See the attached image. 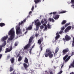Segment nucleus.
<instances>
[{"label": "nucleus", "mask_w": 74, "mask_h": 74, "mask_svg": "<svg viewBox=\"0 0 74 74\" xmlns=\"http://www.w3.org/2000/svg\"><path fill=\"white\" fill-rule=\"evenodd\" d=\"M26 21V19H25L23 21H21V22H19L18 23V25H17L16 27V34L17 35H20V36H22V31L21 29V27L20 25L22 24H23L24 22H25Z\"/></svg>", "instance_id": "obj_1"}, {"label": "nucleus", "mask_w": 74, "mask_h": 74, "mask_svg": "<svg viewBox=\"0 0 74 74\" xmlns=\"http://www.w3.org/2000/svg\"><path fill=\"white\" fill-rule=\"evenodd\" d=\"M45 55L46 58L49 56L50 59H52L53 56V55L52 53V52L51 51L50 49H46V52L45 53Z\"/></svg>", "instance_id": "obj_2"}, {"label": "nucleus", "mask_w": 74, "mask_h": 74, "mask_svg": "<svg viewBox=\"0 0 74 74\" xmlns=\"http://www.w3.org/2000/svg\"><path fill=\"white\" fill-rule=\"evenodd\" d=\"M13 27L10 31V40H12L15 36V30Z\"/></svg>", "instance_id": "obj_3"}, {"label": "nucleus", "mask_w": 74, "mask_h": 74, "mask_svg": "<svg viewBox=\"0 0 74 74\" xmlns=\"http://www.w3.org/2000/svg\"><path fill=\"white\" fill-rule=\"evenodd\" d=\"M41 23L45 26L44 31H47V26H46V24L47 23V19H42L41 21Z\"/></svg>", "instance_id": "obj_4"}, {"label": "nucleus", "mask_w": 74, "mask_h": 74, "mask_svg": "<svg viewBox=\"0 0 74 74\" xmlns=\"http://www.w3.org/2000/svg\"><path fill=\"white\" fill-rule=\"evenodd\" d=\"M38 19H37L35 21V25L36 26V28L35 29V30L36 31H37L39 27H40V26L41 25V23L39 22H38Z\"/></svg>", "instance_id": "obj_5"}, {"label": "nucleus", "mask_w": 74, "mask_h": 74, "mask_svg": "<svg viewBox=\"0 0 74 74\" xmlns=\"http://www.w3.org/2000/svg\"><path fill=\"white\" fill-rule=\"evenodd\" d=\"M33 36H31L30 37L29 41V44H28L24 47V49H26L29 48L30 47V44L31 42H32V41H33Z\"/></svg>", "instance_id": "obj_6"}, {"label": "nucleus", "mask_w": 74, "mask_h": 74, "mask_svg": "<svg viewBox=\"0 0 74 74\" xmlns=\"http://www.w3.org/2000/svg\"><path fill=\"white\" fill-rule=\"evenodd\" d=\"M56 35H57L56 36L55 38L54 39H53V40H52V42H53V43H55V42H56V40H58V38H59L60 37V35H58L59 33L57 32L56 33Z\"/></svg>", "instance_id": "obj_7"}, {"label": "nucleus", "mask_w": 74, "mask_h": 74, "mask_svg": "<svg viewBox=\"0 0 74 74\" xmlns=\"http://www.w3.org/2000/svg\"><path fill=\"white\" fill-rule=\"evenodd\" d=\"M68 56H69V55H66L63 57V60H65L66 62H68V61L70 59V58H71V56H69L68 57Z\"/></svg>", "instance_id": "obj_8"}, {"label": "nucleus", "mask_w": 74, "mask_h": 74, "mask_svg": "<svg viewBox=\"0 0 74 74\" xmlns=\"http://www.w3.org/2000/svg\"><path fill=\"white\" fill-rule=\"evenodd\" d=\"M63 40L64 41H68L69 40H71V37L67 35H66V36L65 37V38H63Z\"/></svg>", "instance_id": "obj_9"}, {"label": "nucleus", "mask_w": 74, "mask_h": 74, "mask_svg": "<svg viewBox=\"0 0 74 74\" xmlns=\"http://www.w3.org/2000/svg\"><path fill=\"white\" fill-rule=\"evenodd\" d=\"M8 38V35L4 36L1 39V41H2V42H3V41H4V42Z\"/></svg>", "instance_id": "obj_10"}, {"label": "nucleus", "mask_w": 74, "mask_h": 74, "mask_svg": "<svg viewBox=\"0 0 74 74\" xmlns=\"http://www.w3.org/2000/svg\"><path fill=\"white\" fill-rule=\"evenodd\" d=\"M32 25L29 26V27L27 28L26 30V32L24 33V34H26L27 33V32H28V30H32Z\"/></svg>", "instance_id": "obj_11"}, {"label": "nucleus", "mask_w": 74, "mask_h": 74, "mask_svg": "<svg viewBox=\"0 0 74 74\" xmlns=\"http://www.w3.org/2000/svg\"><path fill=\"white\" fill-rule=\"evenodd\" d=\"M69 51V49L68 48H66L64 49L62 51L63 55H65L66 53V52H68Z\"/></svg>", "instance_id": "obj_12"}, {"label": "nucleus", "mask_w": 74, "mask_h": 74, "mask_svg": "<svg viewBox=\"0 0 74 74\" xmlns=\"http://www.w3.org/2000/svg\"><path fill=\"white\" fill-rule=\"evenodd\" d=\"M6 45V42L5 41L4 42L3 44H2V45L0 46V52H1L2 51V48L4 47L5 45Z\"/></svg>", "instance_id": "obj_13"}, {"label": "nucleus", "mask_w": 74, "mask_h": 74, "mask_svg": "<svg viewBox=\"0 0 74 74\" xmlns=\"http://www.w3.org/2000/svg\"><path fill=\"white\" fill-rule=\"evenodd\" d=\"M71 29V26H68L65 29V32L66 33H67V32H68L69 30H70Z\"/></svg>", "instance_id": "obj_14"}, {"label": "nucleus", "mask_w": 74, "mask_h": 74, "mask_svg": "<svg viewBox=\"0 0 74 74\" xmlns=\"http://www.w3.org/2000/svg\"><path fill=\"white\" fill-rule=\"evenodd\" d=\"M60 16V15H57L55 16H53V18L55 20H57V19H59Z\"/></svg>", "instance_id": "obj_15"}, {"label": "nucleus", "mask_w": 74, "mask_h": 74, "mask_svg": "<svg viewBox=\"0 0 74 74\" xmlns=\"http://www.w3.org/2000/svg\"><path fill=\"white\" fill-rule=\"evenodd\" d=\"M42 41H43V38H41L38 40V43L39 44H41V42H42Z\"/></svg>", "instance_id": "obj_16"}, {"label": "nucleus", "mask_w": 74, "mask_h": 74, "mask_svg": "<svg viewBox=\"0 0 74 74\" xmlns=\"http://www.w3.org/2000/svg\"><path fill=\"white\" fill-rule=\"evenodd\" d=\"M74 59H73V62H72L71 65L69 66V68H74Z\"/></svg>", "instance_id": "obj_17"}, {"label": "nucleus", "mask_w": 74, "mask_h": 74, "mask_svg": "<svg viewBox=\"0 0 74 74\" xmlns=\"http://www.w3.org/2000/svg\"><path fill=\"white\" fill-rule=\"evenodd\" d=\"M61 29L62 30L60 31L59 32V34H62V33L63 32V30H64V29H65V27H61Z\"/></svg>", "instance_id": "obj_18"}, {"label": "nucleus", "mask_w": 74, "mask_h": 74, "mask_svg": "<svg viewBox=\"0 0 74 74\" xmlns=\"http://www.w3.org/2000/svg\"><path fill=\"white\" fill-rule=\"evenodd\" d=\"M71 3L72 5H71V7L74 8V0H71Z\"/></svg>", "instance_id": "obj_19"}, {"label": "nucleus", "mask_w": 74, "mask_h": 74, "mask_svg": "<svg viewBox=\"0 0 74 74\" xmlns=\"http://www.w3.org/2000/svg\"><path fill=\"white\" fill-rule=\"evenodd\" d=\"M29 72L30 73H31L32 74H35V72H34L33 70H32L31 69H29Z\"/></svg>", "instance_id": "obj_20"}, {"label": "nucleus", "mask_w": 74, "mask_h": 74, "mask_svg": "<svg viewBox=\"0 0 74 74\" xmlns=\"http://www.w3.org/2000/svg\"><path fill=\"white\" fill-rule=\"evenodd\" d=\"M47 27L48 29H51L52 28V25H50L49 23H48L47 24Z\"/></svg>", "instance_id": "obj_21"}, {"label": "nucleus", "mask_w": 74, "mask_h": 74, "mask_svg": "<svg viewBox=\"0 0 74 74\" xmlns=\"http://www.w3.org/2000/svg\"><path fill=\"white\" fill-rule=\"evenodd\" d=\"M10 60L11 63H12V64H13L14 62V58H11Z\"/></svg>", "instance_id": "obj_22"}, {"label": "nucleus", "mask_w": 74, "mask_h": 74, "mask_svg": "<svg viewBox=\"0 0 74 74\" xmlns=\"http://www.w3.org/2000/svg\"><path fill=\"white\" fill-rule=\"evenodd\" d=\"M5 26V23H0V26L1 27H3V26Z\"/></svg>", "instance_id": "obj_23"}, {"label": "nucleus", "mask_w": 74, "mask_h": 74, "mask_svg": "<svg viewBox=\"0 0 74 74\" xmlns=\"http://www.w3.org/2000/svg\"><path fill=\"white\" fill-rule=\"evenodd\" d=\"M28 59L26 58H25V60H24V62L25 63H28Z\"/></svg>", "instance_id": "obj_24"}, {"label": "nucleus", "mask_w": 74, "mask_h": 74, "mask_svg": "<svg viewBox=\"0 0 74 74\" xmlns=\"http://www.w3.org/2000/svg\"><path fill=\"white\" fill-rule=\"evenodd\" d=\"M23 65L25 68V69L26 70V69H27V67H28L27 65V64H26L25 63H24Z\"/></svg>", "instance_id": "obj_25"}, {"label": "nucleus", "mask_w": 74, "mask_h": 74, "mask_svg": "<svg viewBox=\"0 0 74 74\" xmlns=\"http://www.w3.org/2000/svg\"><path fill=\"white\" fill-rule=\"evenodd\" d=\"M59 50V47H57L55 50V53H57L58 52Z\"/></svg>", "instance_id": "obj_26"}, {"label": "nucleus", "mask_w": 74, "mask_h": 74, "mask_svg": "<svg viewBox=\"0 0 74 74\" xmlns=\"http://www.w3.org/2000/svg\"><path fill=\"white\" fill-rule=\"evenodd\" d=\"M49 20L51 22V21H52V22H55V20L53 18H49Z\"/></svg>", "instance_id": "obj_27"}, {"label": "nucleus", "mask_w": 74, "mask_h": 74, "mask_svg": "<svg viewBox=\"0 0 74 74\" xmlns=\"http://www.w3.org/2000/svg\"><path fill=\"white\" fill-rule=\"evenodd\" d=\"M22 60V57L21 56H19L18 59V61L20 62Z\"/></svg>", "instance_id": "obj_28"}, {"label": "nucleus", "mask_w": 74, "mask_h": 74, "mask_svg": "<svg viewBox=\"0 0 74 74\" xmlns=\"http://www.w3.org/2000/svg\"><path fill=\"white\" fill-rule=\"evenodd\" d=\"M10 52V49H9L8 48H6V51L5 52V53H7V52Z\"/></svg>", "instance_id": "obj_29"}, {"label": "nucleus", "mask_w": 74, "mask_h": 74, "mask_svg": "<svg viewBox=\"0 0 74 74\" xmlns=\"http://www.w3.org/2000/svg\"><path fill=\"white\" fill-rule=\"evenodd\" d=\"M66 20H63L62 21V25H64V24H65L66 23Z\"/></svg>", "instance_id": "obj_30"}, {"label": "nucleus", "mask_w": 74, "mask_h": 74, "mask_svg": "<svg viewBox=\"0 0 74 74\" xmlns=\"http://www.w3.org/2000/svg\"><path fill=\"white\" fill-rule=\"evenodd\" d=\"M13 70L14 68H13V67H11V66L10 68V71H13Z\"/></svg>", "instance_id": "obj_31"}, {"label": "nucleus", "mask_w": 74, "mask_h": 74, "mask_svg": "<svg viewBox=\"0 0 74 74\" xmlns=\"http://www.w3.org/2000/svg\"><path fill=\"white\" fill-rule=\"evenodd\" d=\"M70 23H67L65 25V27H67V26H69V25H70Z\"/></svg>", "instance_id": "obj_32"}, {"label": "nucleus", "mask_w": 74, "mask_h": 74, "mask_svg": "<svg viewBox=\"0 0 74 74\" xmlns=\"http://www.w3.org/2000/svg\"><path fill=\"white\" fill-rule=\"evenodd\" d=\"M67 12L66 11H63L62 12H61L60 13V14H63L64 13H66Z\"/></svg>", "instance_id": "obj_33"}, {"label": "nucleus", "mask_w": 74, "mask_h": 74, "mask_svg": "<svg viewBox=\"0 0 74 74\" xmlns=\"http://www.w3.org/2000/svg\"><path fill=\"white\" fill-rule=\"evenodd\" d=\"M34 10V5H33L32 8L31 10L32 11H33V10Z\"/></svg>", "instance_id": "obj_34"}, {"label": "nucleus", "mask_w": 74, "mask_h": 74, "mask_svg": "<svg viewBox=\"0 0 74 74\" xmlns=\"http://www.w3.org/2000/svg\"><path fill=\"white\" fill-rule=\"evenodd\" d=\"M44 27L43 25H41L40 27V29H44Z\"/></svg>", "instance_id": "obj_35"}, {"label": "nucleus", "mask_w": 74, "mask_h": 74, "mask_svg": "<svg viewBox=\"0 0 74 74\" xmlns=\"http://www.w3.org/2000/svg\"><path fill=\"white\" fill-rule=\"evenodd\" d=\"M12 46H10V52L11 51H12Z\"/></svg>", "instance_id": "obj_36"}, {"label": "nucleus", "mask_w": 74, "mask_h": 74, "mask_svg": "<svg viewBox=\"0 0 74 74\" xmlns=\"http://www.w3.org/2000/svg\"><path fill=\"white\" fill-rule=\"evenodd\" d=\"M57 13V12H53V16H55V15Z\"/></svg>", "instance_id": "obj_37"}, {"label": "nucleus", "mask_w": 74, "mask_h": 74, "mask_svg": "<svg viewBox=\"0 0 74 74\" xmlns=\"http://www.w3.org/2000/svg\"><path fill=\"white\" fill-rule=\"evenodd\" d=\"M40 49L41 51L42 50V45H40Z\"/></svg>", "instance_id": "obj_38"}, {"label": "nucleus", "mask_w": 74, "mask_h": 74, "mask_svg": "<svg viewBox=\"0 0 74 74\" xmlns=\"http://www.w3.org/2000/svg\"><path fill=\"white\" fill-rule=\"evenodd\" d=\"M21 69L22 70H25V69L24 68V67H22Z\"/></svg>", "instance_id": "obj_39"}, {"label": "nucleus", "mask_w": 74, "mask_h": 74, "mask_svg": "<svg viewBox=\"0 0 74 74\" xmlns=\"http://www.w3.org/2000/svg\"><path fill=\"white\" fill-rule=\"evenodd\" d=\"M62 72H63V71H60L59 73V74H62Z\"/></svg>", "instance_id": "obj_40"}, {"label": "nucleus", "mask_w": 74, "mask_h": 74, "mask_svg": "<svg viewBox=\"0 0 74 74\" xmlns=\"http://www.w3.org/2000/svg\"><path fill=\"white\" fill-rule=\"evenodd\" d=\"M45 74H48V72H47V71H45Z\"/></svg>", "instance_id": "obj_41"}, {"label": "nucleus", "mask_w": 74, "mask_h": 74, "mask_svg": "<svg viewBox=\"0 0 74 74\" xmlns=\"http://www.w3.org/2000/svg\"><path fill=\"white\" fill-rule=\"evenodd\" d=\"M38 34H36L35 35L36 37H38Z\"/></svg>", "instance_id": "obj_42"}, {"label": "nucleus", "mask_w": 74, "mask_h": 74, "mask_svg": "<svg viewBox=\"0 0 74 74\" xmlns=\"http://www.w3.org/2000/svg\"><path fill=\"white\" fill-rule=\"evenodd\" d=\"M30 15H29V14H28V16H27V18H30Z\"/></svg>", "instance_id": "obj_43"}, {"label": "nucleus", "mask_w": 74, "mask_h": 74, "mask_svg": "<svg viewBox=\"0 0 74 74\" xmlns=\"http://www.w3.org/2000/svg\"><path fill=\"white\" fill-rule=\"evenodd\" d=\"M32 13V11H30L29 13V15H31V14Z\"/></svg>", "instance_id": "obj_44"}, {"label": "nucleus", "mask_w": 74, "mask_h": 74, "mask_svg": "<svg viewBox=\"0 0 74 74\" xmlns=\"http://www.w3.org/2000/svg\"><path fill=\"white\" fill-rule=\"evenodd\" d=\"M7 59H10V56H8L7 57Z\"/></svg>", "instance_id": "obj_45"}, {"label": "nucleus", "mask_w": 74, "mask_h": 74, "mask_svg": "<svg viewBox=\"0 0 74 74\" xmlns=\"http://www.w3.org/2000/svg\"><path fill=\"white\" fill-rule=\"evenodd\" d=\"M15 46H17V43L16 42L14 44Z\"/></svg>", "instance_id": "obj_46"}, {"label": "nucleus", "mask_w": 74, "mask_h": 74, "mask_svg": "<svg viewBox=\"0 0 74 74\" xmlns=\"http://www.w3.org/2000/svg\"><path fill=\"white\" fill-rule=\"evenodd\" d=\"M1 57H2V55L0 54V59H1Z\"/></svg>", "instance_id": "obj_47"}, {"label": "nucleus", "mask_w": 74, "mask_h": 74, "mask_svg": "<svg viewBox=\"0 0 74 74\" xmlns=\"http://www.w3.org/2000/svg\"><path fill=\"white\" fill-rule=\"evenodd\" d=\"M64 66V65L63 64L62 65V66L61 67V69H62V67H63Z\"/></svg>", "instance_id": "obj_48"}, {"label": "nucleus", "mask_w": 74, "mask_h": 74, "mask_svg": "<svg viewBox=\"0 0 74 74\" xmlns=\"http://www.w3.org/2000/svg\"><path fill=\"white\" fill-rule=\"evenodd\" d=\"M72 29H74V25H73Z\"/></svg>", "instance_id": "obj_49"}, {"label": "nucleus", "mask_w": 74, "mask_h": 74, "mask_svg": "<svg viewBox=\"0 0 74 74\" xmlns=\"http://www.w3.org/2000/svg\"><path fill=\"white\" fill-rule=\"evenodd\" d=\"M70 74H74V72H72L71 73H70Z\"/></svg>", "instance_id": "obj_50"}, {"label": "nucleus", "mask_w": 74, "mask_h": 74, "mask_svg": "<svg viewBox=\"0 0 74 74\" xmlns=\"http://www.w3.org/2000/svg\"><path fill=\"white\" fill-rule=\"evenodd\" d=\"M74 55V52H72V56Z\"/></svg>", "instance_id": "obj_51"}, {"label": "nucleus", "mask_w": 74, "mask_h": 74, "mask_svg": "<svg viewBox=\"0 0 74 74\" xmlns=\"http://www.w3.org/2000/svg\"><path fill=\"white\" fill-rule=\"evenodd\" d=\"M9 40H10V38H8V40L7 41V42L8 43L9 42V41H8Z\"/></svg>", "instance_id": "obj_52"}, {"label": "nucleus", "mask_w": 74, "mask_h": 74, "mask_svg": "<svg viewBox=\"0 0 74 74\" xmlns=\"http://www.w3.org/2000/svg\"><path fill=\"white\" fill-rule=\"evenodd\" d=\"M34 45H33V46L32 47V48H31L32 49V48H34Z\"/></svg>", "instance_id": "obj_53"}, {"label": "nucleus", "mask_w": 74, "mask_h": 74, "mask_svg": "<svg viewBox=\"0 0 74 74\" xmlns=\"http://www.w3.org/2000/svg\"><path fill=\"white\" fill-rule=\"evenodd\" d=\"M50 74H53V73H52V71H51L50 72Z\"/></svg>", "instance_id": "obj_54"}, {"label": "nucleus", "mask_w": 74, "mask_h": 74, "mask_svg": "<svg viewBox=\"0 0 74 74\" xmlns=\"http://www.w3.org/2000/svg\"><path fill=\"white\" fill-rule=\"evenodd\" d=\"M52 14H53V12H51L49 13V14H50V15H52Z\"/></svg>", "instance_id": "obj_55"}, {"label": "nucleus", "mask_w": 74, "mask_h": 74, "mask_svg": "<svg viewBox=\"0 0 74 74\" xmlns=\"http://www.w3.org/2000/svg\"><path fill=\"white\" fill-rule=\"evenodd\" d=\"M32 48H31L29 51H30V52H32Z\"/></svg>", "instance_id": "obj_56"}, {"label": "nucleus", "mask_w": 74, "mask_h": 74, "mask_svg": "<svg viewBox=\"0 0 74 74\" xmlns=\"http://www.w3.org/2000/svg\"><path fill=\"white\" fill-rule=\"evenodd\" d=\"M29 52L30 54H32V51H29Z\"/></svg>", "instance_id": "obj_57"}, {"label": "nucleus", "mask_w": 74, "mask_h": 74, "mask_svg": "<svg viewBox=\"0 0 74 74\" xmlns=\"http://www.w3.org/2000/svg\"><path fill=\"white\" fill-rule=\"evenodd\" d=\"M35 8H37V5H35Z\"/></svg>", "instance_id": "obj_58"}, {"label": "nucleus", "mask_w": 74, "mask_h": 74, "mask_svg": "<svg viewBox=\"0 0 74 74\" xmlns=\"http://www.w3.org/2000/svg\"><path fill=\"white\" fill-rule=\"evenodd\" d=\"M19 56V54H18V55L17 56V57H18Z\"/></svg>", "instance_id": "obj_59"}, {"label": "nucleus", "mask_w": 74, "mask_h": 74, "mask_svg": "<svg viewBox=\"0 0 74 74\" xmlns=\"http://www.w3.org/2000/svg\"><path fill=\"white\" fill-rule=\"evenodd\" d=\"M8 35H10V32H9L8 33Z\"/></svg>", "instance_id": "obj_60"}, {"label": "nucleus", "mask_w": 74, "mask_h": 74, "mask_svg": "<svg viewBox=\"0 0 74 74\" xmlns=\"http://www.w3.org/2000/svg\"><path fill=\"white\" fill-rule=\"evenodd\" d=\"M40 18H41V16H40Z\"/></svg>", "instance_id": "obj_61"}, {"label": "nucleus", "mask_w": 74, "mask_h": 74, "mask_svg": "<svg viewBox=\"0 0 74 74\" xmlns=\"http://www.w3.org/2000/svg\"><path fill=\"white\" fill-rule=\"evenodd\" d=\"M33 23H34V22H32V24H33Z\"/></svg>", "instance_id": "obj_62"}, {"label": "nucleus", "mask_w": 74, "mask_h": 74, "mask_svg": "<svg viewBox=\"0 0 74 74\" xmlns=\"http://www.w3.org/2000/svg\"><path fill=\"white\" fill-rule=\"evenodd\" d=\"M16 74H19L18 73H17Z\"/></svg>", "instance_id": "obj_63"}, {"label": "nucleus", "mask_w": 74, "mask_h": 74, "mask_svg": "<svg viewBox=\"0 0 74 74\" xmlns=\"http://www.w3.org/2000/svg\"><path fill=\"white\" fill-rule=\"evenodd\" d=\"M54 56H55V53H54Z\"/></svg>", "instance_id": "obj_64"}]
</instances>
